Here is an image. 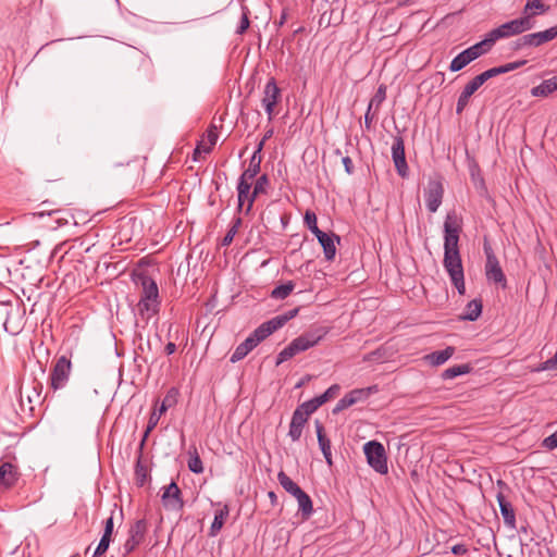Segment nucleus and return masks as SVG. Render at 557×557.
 Returning a JSON list of instances; mask_svg holds the SVG:
<instances>
[{"label": "nucleus", "instance_id": "1", "mask_svg": "<svg viewBox=\"0 0 557 557\" xmlns=\"http://www.w3.org/2000/svg\"><path fill=\"white\" fill-rule=\"evenodd\" d=\"M462 231L461 222L455 212L447 213L444 221V259L443 265L447 271L453 285L460 295L466 293L465 273L459 252V235Z\"/></svg>", "mask_w": 557, "mask_h": 557}, {"label": "nucleus", "instance_id": "2", "mask_svg": "<svg viewBox=\"0 0 557 557\" xmlns=\"http://www.w3.org/2000/svg\"><path fill=\"white\" fill-rule=\"evenodd\" d=\"M326 334L325 327H317L296 337L277 355L276 364L278 366L295 355L315 346Z\"/></svg>", "mask_w": 557, "mask_h": 557}, {"label": "nucleus", "instance_id": "3", "mask_svg": "<svg viewBox=\"0 0 557 557\" xmlns=\"http://www.w3.org/2000/svg\"><path fill=\"white\" fill-rule=\"evenodd\" d=\"M299 312L298 308L292 309L283 314L276 315L269 321L260 324L248 337L252 338L258 346L262 341L269 337L278 329L283 327L289 320L295 318Z\"/></svg>", "mask_w": 557, "mask_h": 557}, {"label": "nucleus", "instance_id": "4", "mask_svg": "<svg viewBox=\"0 0 557 557\" xmlns=\"http://www.w3.org/2000/svg\"><path fill=\"white\" fill-rule=\"evenodd\" d=\"M531 16H522L502 24L487 34L495 44L497 40L508 38L530 30L533 27Z\"/></svg>", "mask_w": 557, "mask_h": 557}, {"label": "nucleus", "instance_id": "5", "mask_svg": "<svg viewBox=\"0 0 557 557\" xmlns=\"http://www.w3.org/2000/svg\"><path fill=\"white\" fill-rule=\"evenodd\" d=\"M363 451L369 466L380 474L388 472L386 451L382 443L370 441L364 444Z\"/></svg>", "mask_w": 557, "mask_h": 557}, {"label": "nucleus", "instance_id": "6", "mask_svg": "<svg viewBox=\"0 0 557 557\" xmlns=\"http://www.w3.org/2000/svg\"><path fill=\"white\" fill-rule=\"evenodd\" d=\"M72 362L66 356L59 357L52 366L49 375V387L57 392L64 388L71 376Z\"/></svg>", "mask_w": 557, "mask_h": 557}, {"label": "nucleus", "instance_id": "7", "mask_svg": "<svg viewBox=\"0 0 557 557\" xmlns=\"http://www.w3.org/2000/svg\"><path fill=\"white\" fill-rule=\"evenodd\" d=\"M147 531L148 522L146 519H138L131 524L128 537L123 545L124 555L131 554L144 542Z\"/></svg>", "mask_w": 557, "mask_h": 557}, {"label": "nucleus", "instance_id": "8", "mask_svg": "<svg viewBox=\"0 0 557 557\" xmlns=\"http://www.w3.org/2000/svg\"><path fill=\"white\" fill-rule=\"evenodd\" d=\"M281 97V89L278 88L275 79L271 77L264 86L263 96L261 99L262 107L264 108L265 113L268 114L269 121H272L274 116V109L276 104L280 102Z\"/></svg>", "mask_w": 557, "mask_h": 557}, {"label": "nucleus", "instance_id": "9", "mask_svg": "<svg viewBox=\"0 0 557 557\" xmlns=\"http://www.w3.org/2000/svg\"><path fill=\"white\" fill-rule=\"evenodd\" d=\"M444 196V186L440 178H432L429 181L424 190V198L426 208L430 212L434 213L442 205Z\"/></svg>", "mask_w": 557, "mask_h": 557}, {"label": "nucleus", "instance_id": "10", "mask_svg": "<svg viewBox=\"0 0 557 557\" xmlns=\"http://www.w3.org/2000/svg\"><path fill=\"white\" fill-rule=\"evenodd\" d=\"M161 500L163 507L168 510L181 511L184 507L182 492L174 481L163 487Z\"/></svg>", "mask_w": 557, "mask_h": 557}, {"label": "nucleus", "instance_id": "11", "mask_svg": "<svg viewBox=\"0 0 557 557\" xmlns=\"http://www.w3.org/2000/svg\"><path fill=\"white\" fill-rule=\"evenodd\" d=\"M373 392H376V386H370L367 388H357L352 389L349 393H347L343 398L338 400L336 406L333 409V413H337L339 411H343L350 406L366 400Z\"/></svg>", "mask_w": 557, "mask_h": 557}, {"label": "nucleus", "instance_id": "12", "mask_svg": "<svg viewBox=\"0 0 557 557\" xmlns=\"http://www.w3.org/2000/svg\"><path fill=\"white\" fill-rule=\"evenodd\" d=\"M486 253L485 274L486 278L496 284H500L503 287L506 286V276L499 265L496 256L493 253L490 247H484Z\"/></svg>", "mask_w": 557, "mask_h": 557}, {"label": "nucleus", "instance_id": "13", "mask_svg": "<svg viewBox=\"0 0 557 557\" xmlns=\"http://www.w3.org/2000/svg\"><path fill=\"white\" fill-rule=\"evenodd\" d=\"M392 158L397 173L401 177H406L408 175V164L405 156V143L401 136L394 137L392 145Z\"/></svg>", "mask_w": 557, "mask_h": 557}, {"label": "nucleus", "instance_id": "14", "mask_svg": "<svg viewBox=\"0 0 557 557\" xmlns=\"http://www.w3.org/2000/svg\"><path fill=\"white\" fill-rule=\"evenodd\" d=\"M20 479V471L16 465L11 461L0 460V487L12 488Z\"/></svg>", "mask_w": 557, "mask_h": 557}, {"label": "nucleus", "instance_id": "15", "mask_svg": "<svg viewBox=\"0 0 557 557\" xmlns=\"http://www.w3.org/2000/svg\"><path fill=\"white\" fill-rule=\"evenodd\" d=\"M134 282L141 288L140 297L149 299H159V289L156 281L145 273L136 274Z\"/></svg>", "mask_w": 557, "mask_h": 557}, {"label": "nucleus", "instance_id": "16", "mask_svg": "<svg viewBox=\"0 0 557 557\" xmlns=\"http://www.w3.org/2000/svg\"><path fill=\"white\" fill-rule=\"evenodd\" d=\"M386 99V87L384 85H380L375 95L369 102L368 109L364 114V127L370 129L372 126L373 119L375 113L379 111L381 104Z\"/></svg>", "mask_w": 557, "mask_h": 557}, {"label": "nucleus", "instance_id": "17", "mask_svg": "<svg viewBox=\"0 0 557 557\" xmlns=\"http://www.w3.org/2000/svg\"><path fill=\"white\" fill-rule=\"evenodd\" d=\"M171 393L176 394V391L172 388L169 394L164 397L161 406L158 410H154L149 418L148 425L143 438V443L147 438L148 434L156 428L158 424L161 416L168 410L169 407H171L175 403V396H172Z\"/></svg>", "mask_w": 557, "mask_h": 557}, {"label": "nucleus", "instance_id": "18", "mask_svg": "<svg viewBox=\"0 0 557 557\" xmlns=\"http://www.w3.org/2000/svg\"><path fill=\"white\" fill-rule=\"evenodd\" d=\"M557 37V25L537 33L523 35V42L529 44V47H539Z\"/></svg>", "mask_w": 557, "mask_h": 557}, {"label": "nucleus", "instance_id": "19", "mask_svg": "<svg viewBox=\"0 0 557 557\" xmlns=\"http://www.w3.org/2000/svg\"><path fill=\"white\" fill-rule=\"evenodd\" d=\"M315 237L323 248L325 259L327 261H332L336 255L335 242L339 243V236L335 234H327L321 231L315 235Z\"/></svg>", "mask_w": 557, "mask_h": 557}, {"label": "nucleus", "instance_id": "20", "mask_svg": "<svg viewBox=\"0 0 557 557\" xmlns=\"http://www.w3.org/2000/svg\"><path fill=\"white\" fill-rule=\"evenodd\" d=\"M262 149H263V143H259L255 152L252 153V156L249 160L248 168L240 175L242 178L252 182L255 180V177L258 175V173L260 172V165H261V161H262V157H261Z\"/></svg>", "mask_w": 557, "mask_h": 557}, {"label": "nucleus", "instance_id": "21", "mask_svg": "<svg viewBox=\"0 0 557 557\" xmlns=\"http://www.w3.org/2000/svg\"><path fill=\"white\" fill-rule=\"evenodd\" d=\"M218 506H219V509H216L214 512V519H213V522L211 523V527L209 530V536H211V537H214L220 533L226 519L230 516L228 505H226V504L222 505L221 503H218Z\"/></svg>", "mask_w": 557, "mask_h": 557}, {"label": "nucleus", "instance_id": "22", "mask_svg": "<svg viewBox=\"0 0 557 557\" xmlns=\"http://www.w3.org/2000/svg\"><path fill=\"white\" fill-rule=\"evenodd\" d=\"M496 499L500 509V513L503 516L504 522L509 528L516 527V515L515 510L510 504L504 496L502 492L497 493Z\"/></svg>", "mask_w": 557, "mask_h": 557}, {"label": "nucleus", "instance_id": "23", "mask_svg": "<svg viewBox=\"0 0 557 557\" xmlns=\"http://www.w3.org/2000/svg\"><path fill=\"white\" fill-rule=\"evenodd\" d=\"M455 347L447 346L443 350L433 351L423 357V360L433 367H438L444 364L448 359H450L455 354Z\"/></svg>", "mask_w": 557, "mask_h": 557}, {"label": "nucleus", "instance_id": "24", "mask_svg": "<svg viewBox=\"0 0 557 557\" xmlns=\"http://www.w3.org/2000/svg\"><path fill=\"white\" fill-rule=\"evenodd\" d=\"M315 431H317L319 447L325 458V461L329 466H332L331 441L325 435L324 428L320 421H315Z\"/></svg>", "mask_w": 557, "mask_h": 557}, {"label": "nucleus", "instance_id": "25", "mask_svg": "<svg viewBox=\"0 0 557 557\" xmlns=\"http://www.w3.org/2000/svg\"><path fill=\"white\" fill-rule=\"evenodd\" d=\"M159 307H160L159 299L147 300L146 298L140 297V299L137 304V310H138L139 314L144 319H147V320H149L150 318H152L154 314L158 313Z\"/></svg>", "mask_w": 557, "mask_h": 557}, {"label": "nucleus", "instance_id": "26", "mask_svg": "<svg viewBox=\"0 0 557 557\" xmlns=\"http://www.w3.org/2000/svg\"><path fill=\"white\" fill-rule=\"evenodd\" d=\"M557 90V77L543 81L540 85L531 89L533 97H547Z\"/></svg>", "mask_w": 557, "mask_h": 557}, {"label": "nucleus", "instance_id": "27", "mask_svg": "<svg viewBox=\"0 0 557 557\" xmlns=\"http://www.w3.org/2000/svg\"><path fill=\"white\" fill-rule=\"evenodd\" d=\"M298 502V510L305 519H308L313 512V505L310 496L301 488L294 495Z\"/></svg>", "mask_w": 557, "mask_h": 557}, {"label": "nucleus", "instance_id": "28", "mask_svg": "<svg viewBox=\"0 0 557 557\" xmlns=\"http://www.w3.org/2000/svg\"><path fill=\"white\" fill-rule=\"evenodd\" d=\"M270 185L269 177L267 174L259 176L256 180L253 185V190L251 193V197L249 199V205L247 206L246 212H249L253 206L255 199L262 194H267V189Z\"/></svg>", "mask_w": 557, "mask_h": 557}, {"label": "nucleus", "instance_id": "29", "mask_svg": "<svg viewBox=\"0 0 557 557\" xmlns=\"http://www.w3.org/2000/svg\"><path fill=\"white\" fill-rule=\"evenodd\" d=\"M257 345L253 343L252 338L247 337L243 343H240L232 354L230 361L235 363L244 359Z\"/></svg>", "mask_w": 557, "mask_h": 557}, {"label": "nucleus", "instance_id": "30", "mask_svg": "<svg viewBox=\"0 0 557 557\" xmlns=\"http://www.w3.org/2000/svg\"><path fill=\"white\" fill-rule=\"evenodd\" d=\"M493 46H494V42H493L492 38L490 37V35L487 34L483 40L474 44L473 46H471L467 49H468L469 53L472 55V58L474 60H476L481 55L487 53L492 49Z\"/></svg>", "mask_w": 557, "mask_h": 557}, {"label": "nucleus", "instance_id": "31", "mask_svg": "<svg viewBox=\"0 0 557 557\" xmlns=\"http://www.w3.org/2000/svg\"><path fill=\"white\" fill-rule=\"evenodd\" d=\"M251 181L244 180L239 177L237 184V198H238V208H243L244 203L247 201V206L249 205V199L251 197Z\"/></svg>", "mask_w": 557, "mask_h": 557}, {"label": "nucleus", "instance_id": "32", "mask_svg": "<svg viewBox=\"0 0 557 557\" xmlns=\"http://www.w3.org/2000/svg\"><path fill=\"white\" fill-rule=\"evenodd\" d=\"M474 61L472 55L469 53L468 49L458 53L450 62L449 70L451 72H458L466 67L469 63Z\"/></svg>", "mask_w": 557, "mask_h": 557}, {"label": "nucleus", "instance_id": "33", "mask_svg": "<svg viewBox=\"0 0 557 557\" xmlns=\"http://www.w3.org/2000/svg\"><path fill=\"white\" fill-rule=\"evenodd\" d=\"M188 457H189L188 462H187L188 469L196 474L202 473L203 465H202L200 456L197 451V448L195 446L189 447Z\"/></svg>", "mask_w": 557, "mask_h": 557}, {"label": "nucleus", "instance_id": "34", "mask_svg": "<svg viewBox=\"0 0 557 557\" xmlns=\"http://www.w3.org/2000/svg\"><path fill=\"white\" fill-rule=\"evenodd\" d=\"M295 283L293 281H287L284 284L277 285L271 292V298L276 300L286 299L294 290Z\"/></svg>", "mask_w": 557, "mask_h": 557}, {"label": "nucleus", "instance_id": "35", "mask_svg": "<svg viewBox=\"0 0 557 557\" xmlns=\"http://www.w3.org/2000/svg\"><path fill=\"white\" fill-rule=\"evenodd\" d=\"M470 371H471V367L467 363L453 366L442 372V379L443 380H453L459 375L468 374Z\"/></svg>", "mask_w": 557, "mask_h": 557}, {"label": "nucleus", "instance_id": "36", "mask_svg": "<svg viewBox=\"0 0 557 557\" xmlns=\"http://www.w3.org/2000/svg\"><path fill=\"white\" fill-rule=\"evenodd\" d=\"M482 312V302L481 300L473 299L468 302L466 307V312L462 315L463 320L475 321Z\"/></svg>", "mask_w": 557, "mask_h": 557}, {"label": "nucleus", "instance_id": "37", "mask_svg": "<svg viewBox=\"0 0 557 557\" xmlns=\"http://www.w3.org/2000/svg\"><path fill=\"white\" fill-rule=\"evenodd\" d=\"M277 480L281 486L293 496L300 490V486L294 482L284 471L278 472Z\"/></svg>", "mask_w": 557, "mask_h": 557}, {"label": "nucleus", "instance_id": "38", "mask_svg": "<svg viewBox=\"0 0 557 557\" xmlns=\"http://www.w3.org/2000/svg\"><path fill=\"white\" fill-rule=\"evenodd\" d=\"M147 476H148V469L141 462V459L138 458L136 466H135V478H136L137 484L139 486H143L147 480Z\"/></svg>", "mask_w": 557, "mask_h": 557}, {"label": "nucleus", "instance_id": "39", "mask_svg": "<svg viewBox=\"0 0 557 557\" xmlns=\"http://www.w3.org/2000/svg\"><path fill=\"white\" fill-rule=\"evenodd\" d=\"M339 392V386L337 384H334L330 386L323 394L320 396L314 397L315 400H318V405L321 407L323 404H325L327 400L334 398Z\"/></svg>", "mask_w": 557, "mask_h": 557}, {"label": "nucleus", "instance_id": "40", "mask_svg": "<svg viewBox=\"0 0 557 557\" xmlns=\"http://www.w3.org/2000/svg\"><path fill=\"white\" fill-rule=\"evenodd\" d=\"M533 11L529 16L541 14L546 11L542 0H527L524 12Z\"/></svg>", "mask_w": 557, "mask_h": 557}, {"label": "nucleus", "instance_id": "41", "mask_svg": "<svg viewBox=\"0 0 557 557\" xmlns=\"http://www.w3.org/2000/svg\"><path fill=\"white\" fill-rule=\"evenodd\" d=\"M304 222L306 226L311 231V233L314 234V236L321 232V230L318 227L317 215L314 212L306 211Z\"/></svg>", "mask_w": 557, "mask_h": 557}, {"label": "nucleus", "instance_id": "42", "mask_svg": "<svg viewBox=\"0 0 557 557\" xmlns=\"http://www.w3.org/2000/svg\"><path fill=\"white\" fill-rule=\"evenodd\" d=\"M483 84V79L480 77V75H476L465 86L461 92L471 97Z\"/></svg>", "mask_w": 557, "mask_h": 557}, {"label": "nucleus", "instance_id": "43", "mask_svg": "<svg viewBox=\"0 0 557 557\" xmlns=\"http://www.w3.org/2000/svg\"><path fill=\"white\" fill-rule=\"evenodd\" d=\"M242 224V220L239 218H237L233 225L228 228L226 235L223 237L222 239V246H228L231 245V243L233 242L234 239V236L237 234L238 232V228Z\"/></svg>", "mask_w": 557, "mask_h": 557}, {"label": "nucleus", "instance_id": "44", "mask_svg": "<svg viewBox=\"0 0 557 557\" xmlns=\"http://www.w3.org/2000/svg\"><path fill=\"white\" fill-rule=\"evenodd\" d=\"M212 150V147L208 145L205 138H202L194 150V160L199 161L202 154H208Z\"/></svg>", "mask_w": 557, "mask_h": 557}, {"label": "nucleus", "instance_id": "45", "mask_svg": "<svg viewBox=\"0 0 557 557\" xmlns=\"http://www.w3.org/2000/svg\"><path fill=\"white\" fill-rule=\"evenodd\" d=\"M319 408L320 406L318 405V400H315V398L305 401L297 407V409H299L308 417L312 414L314 411H317Z\"/></svg>", "mask_w": 557, "mask_h": 557}, {"label": "nucleus", "instance_id": "46", "mask_svg": "<svg viewBox=\"0 0 557 557\" xmlns=\"http://www.w3.org/2000/svg\"><path fill=\"white\" fill-rule=\"evenodd\" d=\"M110 542H111V537L102 535L97 548L95 549L92 557H99V556L103 555L108 550Z\"/></svg>", "mask_w": 557, "mask_h": 557}, {"label": "nucleus", "instance_id": "47", "mask_svg": "<svg viewBox=\"0 0 557 557\" xmlns=\"http://www.w3.org/2000/svg\"><path fill=\"white\" fill-rule=\"evenodd\" d=\"M249 10L247 8H243V14H242V18H240V23L237 27V30L236 33L242 35L244 34L247 28L249 27Z\"/></svg>", "mask_w": 557, "mask_h": 557}, {"label": "nucleus", "instance_id": "48", "mask_svg": "<svg viewBox=\"0 0 557 557\" xmlns=\"http://www.w3.org/2000/svg\"><path fill=\"white\" fill-rule=\"evenodd\" d=\"M500 74H504L502 65L488 69V70L484 71L483 73H481L479 75L483 79V82L485 83L490 78H493V77H495L497 75H500Z\"/></svg>", "mask_w": 557, "mask_h": 557}, {"label": "nucleus", "instance_id": "49", "mask_svg": "<svg viewBox=\"0 0 557 557\" xmlns=\"http://www.w3.org/2000/svg\"><path fill=\"white\" fill-rule=\"evenodd\" d=\"M308 416H306L304 412H301L299 409H295L293 416H292V422L297 424V425H300V426H305V424L307 423L308 421Z\"/></svg>", "mask_w": 557, "mask_h": 557}, {"label": "nucleus", "instance_id": "50", "mask_svg": "<svg viewBox=\"0 0 557 557\" xmlns=\"http://www.w3.org/2000/svg\"><path fill=\"white\" fill-rule=\"evenodd\" d=\"M302 430V426L297 425L290 421L288 436L292 438L293 442H296L300 438Z\"/></svg>", "mask_w": 557, "mask_h": 557}, {"label": "nucleus", "instance_id": "51", "mask_svg": "<svg viewBox=\"0 0 557 557\" xmlns=\"http://www.w3.org/2000/svg\"><path fill=\"white\" fill-rule=\"evenodd\" d=\"M542 446L548 450L557 448V431L544 438Z\"/></svg>", "mask_w": 557, "mask_h": 557}, {"label": "nucleus", "instance_id": "52", "mask_svg": "<svg viewBox=\"0 0 557 557\" xmlns=\"http://www.w3.org/2000/svg\"><path fill=\"white\" fill-rule=\"evenodd\" d=\"M469 100H470L469 96L465 95L463 92H460L458 100H457V106H456L457 114H460L465 110V108L469 103Z\"/></svg>", "mask_w": 557, "mask_h": 557}, {"label": "nucleus", "instance_id": "53", "mask_svg": "<svg viewBox=\"0 0 557 557\" xmlns=\"http://www.w3.org/2000/svg\"><path fill=\"white\" fill-rule=\"evenodd\" d=\"M525 63H527V60H520V61L506 63V64L502 65V67H503L504 74H505V73H508V72H511V71H515V70L521 67Z\"/></svg>", "mask_w": 557, "mask_h": 557}, {"label": "nucleus", "instance_id": "54", "mask_svg": "<svg viewBox=\"0 0 557 557\" xmlns=\"http://www.w3.org/2000/svg\"><path fill=\"white\" fill-rule=\"evenodd\" d=\"M208 145L213 148L218 140V133L214 126L208 129L206 137H203Z\"/></svg>", "mask_w": 557, "mask_h": 557}, {"label": "nucleus", "instance_id": "55", "mask_svg": "<svg viewBox=\"0 0 557 557\" xmlns=\"http://www.w3.org/2000/svg\"><path fill=\"white\" fill-rule=\"evenodd\" d=\"M113 528H114V522H113V516L111 515L106 521H104V530H103V536H109L111 537L112 536V533H113Z\"/></svg>", "mask_w": 557, "mask_h": 557}, {"label": "nucleus", "instance_id": "56", "mask_svg": "<svg viewBox=\"0 0 557 557\" xmlns=\"http://www.w3.org/2000/svg\"><path fill=\"white\" fill-rule=\"evenodd\" d=\"M555 371L549 359L531 369V372Z\"/></svg>", "mask_w": 557, "mask_h": 557}, {"label": "nucleus", "instance_id": "57", "mask_svg": "<svg viewBox=\"0 0 557 557\" xmlns=\"http://www.w3.org/2000/svg\"><path fill=\"white\" fill-rule=\"evenodd\" d=\"M342 162L344 164L345 171L347 174L351 175L354 173V163L350 157H343Z\"/></svg>", "mask_w": 557, "mask_h": 557}, {"label": "nucleus", "instance_id": "58", "mask_svg": "<svg viewBox=\"0 0 557 557\" xmlns=\"http://www.w3.org/2000/svg\"><path fill=\"white\" fill-rule=\"evenodd\" d=\"M451 553L454 555H465L468 553V548L465 544H456L451 547Z\"/></svg>", "mask_w": 557, "mask_h": 557}, {"label": "nucleus", "instance_id": "59", "mask_svg": "<svg viewBox=\"0 0 557 557\" xmlns=\"http://www.w3.org/2000/svg\"><path fill=\"white\" fill-rule=\"evenodd\" d=\"M164 350H165L166 355H172L176 350V345L174 343H172V342H169L165 345Z\"/></svg>", "mask_w": 557, "mask_h": 557}, {"label": "nucleus", "instance_id": "60", "mask_svg": "<svg viewBox=\"0 0 557 557\" xmlns=\"http://www.w3.org/2000/svg\"><path fill=\"white\" fill-rule=\"evenodd\" d=\"M522 40H523V36H521L520 38H518V39L515 41L513 49L519 50V49H522V48H524V47H529V44H524Z\"/></svg>", "mask_w": 557, "mask_h": 557}, {"label": "nucleus", "instance_id": "61", "mask_svg": "<svg viewBox=\"0 0 557 557\" xmlns=\"http://www.w3.org/2000/svg\"><path fill=\"white\" fill-rule=\"evenodd\" d=\"M268 497L273 506H275L277 504V496L273 491H270L268 493Z\"/></svg>", "mask_w": 557, "mask_h": 557}, {"label": "nucleus", "instance_id": "62", "mask_svg": "<svg viewBox=\"0 0 557 557\" xmlns=\"http://www.w3.org/2000/svg\"><path fill=\"white\" fill-rule=\"evenodd\" d=\"M272 135H273V128L268 129V131L264 133L263 138L261 139V141H260V143H263V145H264V144H265V141L272 137Z\"/></svg>", "mask_w": 557, "mask_h": 557}, {"label": "nucleus", "instance_id": "63", "mask_svg": "<svg viewBox=\"0 0 557 557\" xmlns=\"http://www.w3.org/2000/svg\"><path fill=\"white\" fill-rule=\"evenodd\" d=\"M285 20H286V13L283 12L282 16H281V20H280V24L282 25L285 22Z\"/></svg>", "mask_w": 557, "mask_h": 557}, {"label": "nucleus", "instance_id": "64", "mask_svg": "<svg viewBox=\"0 0 557 557\" xmlns=\"http://www.w3.org/2000/svg\"><path fill=\"white\" fill-rule=\"evenodd\" d=\"M499 486H505V483L503 481H498L497 483Z\"/></svg>", "mask_w": 557, "mask_h": 557}]
</instances>
